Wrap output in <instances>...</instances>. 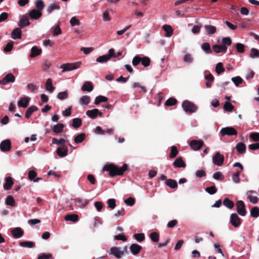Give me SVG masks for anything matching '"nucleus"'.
Listing matches in <instances>:
<instances>
[{
  "label": "nucleus",
  "mask_w": 259,
  "mask_h": 259,
  "mask_svg": "<svg viewBox=\"0 0 259 259\" xmlns=\"http://www.w3.org/2000/svg\"><path fill=\"white\" fill-rule=\"evenodd\" d=\"M127 167V166L126 164H124L123 166L120 168L113 164H108L105 165L103 169L108 171L110 175L112 177H114L117 175H122L126 169Z\"/></svg>",
  "instance_id": "nucleus-1"
},
{
  "label": "nucleus",
  "mask_w": 259,
  "mask_h": 259,
  "mask_svg": "<svg viewBox=\"0 0 259 259\" xmlns=\"http://www.w3.org/2000/svg\"><path fill=\"white\" fill-rule=\"evenodd\" d=\"M81 64L80 62H77L73 63H67L62 65L60 66V68L63 69L62 72H64L66 71H72L79 68Z\"/></svg>",
  "instance_id": "nucleus-2"
},
{
  "label": "nucleus",
  "mask_w": 259,
  "mask_h": 259,
  "mask_svg": "<svg viewBox=\"0 0 259 259\" xmlns=\"http://www.w3.org/2000/svg\"><path fill=\"white\" fill-rule=\"evenodd\" d=\"M114 56V50L110 49L108 54L98 57L96 59V62L100 63H106L112 57Z\"/></svg>",
  "instance_id": "nucleus-3"
},
{
  "label": "nucleus",
  "mask_w": 259,
  "mask_h": 259,
  "mask_svg": "<svg viewBox=\"0 0 259 259\" xmlns=\"http://www.w3.org/2000/svg\"><path fill=\"white\" fill-rule=\"evenodd\" d=\"M182 107L186 112H194L197 109V107L194 104L187 100L183 102Z\"/></svg>",
  "instance_id": "nucleus-4"
},
{
  "label": "nucleus",
  "mask_w": 259,
  "mask_h": 259,
  "mask_svg": "<svg viewBox=\"0 0 259 259\" xmlns=\"http://www.w3.org/2000/svg\"><path fill=\"white\" fill-rule=\"evenodd\" d=\"M126 247H124L123 250L120 247H113L110 249V254L114 255L117 258H120L124 254V251H126Z\"/></svg>",
  "instance_id": "nucleus-5"
},
{
  "label": "nucleus",
  "mask_w": 259,
  "mask_h": 259,
  "mask_svg": "<svg viewBox=\"0 0 259 259\" xmlns=\"http://www.w3.org/2000/svg\"><path fill=\"white\" fill-rule=\"evenodd\" d=\"M248 200L253 204H256L258 201L257 193L254 191H248L246 192Z\"/></svg>",
  "instance_id": "nucleus-6"
},
{
  "label": "nucleus",
  "mask_w": 259,
  "mask_h": 259,
  "mask_svg": "<svg viewBox=\"0 0 259 259\" xmlns=\"http://www.w3.org/2000/svg\"><path fill=\"white\" fill-rule=\"evenodd\" d=\"M212 159L214 164L217 166H221L223 164L224 157L220 152H217L212 157Z\"/></svg>",
  "instance_id": "nucleus-7"
},
{
  "label": "nucleus",
  "mask_w": 259,
  "mask_h": 259,
  "mask_svg": "<svg viewBox=\"0 0 259 259\" xmlns=\"http://www.w3.org/2000/svg\"><path fill=\"white\" fill-rule=\"evenodd\" d=\"M11 142L9 139L3 141L0 144V149L3 152H7L11 150Z\"/></svg>",
  "instance_id": "nucleus-8"
},
{
  "label": "nucleus",
  "mask_w": 259,
  "mask_h": 259,
  "mask_svg": "<svg viewBox=\"0 0 259 259\" xmlns=\"http://www.w3.org/2000/svg\"><path fill=\"white\" fill-rule=\"evenodd\" d=\"M237 211L241 216H244L246 214V210L243 201L239 200L236 203Z\"/></svg>",
  "instance_id": "nucleus-9"
},
{
  "label": "nucleus",
  "mask_w": 259,
  "mask_h": 259,
  "mask_svg": "<svg viewBox=\"0 0 259 259\" xmlns=\"http://www.w3.org/2000/svg\"><path fill=\"white\" fill-rule=\"evenodd\" d=\"M221 133L223 136L225 135H236L237 134L235 128L232 127H226L223 128L221 131Z\"/></svg>",
  "instance_id": "nucleus-10"
},
{
  "label": "nucleus",
  "mask_w": 259,
  "mask_h": 259,
  "mask_svg": "<svg viewBox=\"0 0 259 259\" xmlns=\"http://www.w3.org/2000/svg\"><path fill=\"white\" fill-rule=\"evenodd\" d=\"M230 223L235 228L238 227L241 224L240 219L238 215L234 213L230 216Z\"/></svg>",
  "instance_id": "nucleus-11"
},
{
  "label": "nucleus",
  "mask_w": 259,
  "mask_h": 259,
  "mask_svg": "<svg viewBox=\"0 0 259 259\" xmlns=\"http://www.w3.org/2000/svg\"><path fill=\"white\" fill-rule=\"evenodd\" d=\"M204 142L202 141L192 140L190 143V146L194 151L199 150L203 145Z\"/></svg>",
  "instance_id": "nucleus-12"
},
{
  "label": "nucleus",
  "mask_w": 259,
  "mask_h": 259,
  "mask_svg": "<svg viewBox=\"0 0 259 259\" xmlns=\"http://www.w3.org/2000/svg\"><path fill=\"white\" fill-rule=\"evenodd\" d=\"M86 115L92 119H95L99 115L100 117L102 116V113L97 109L89 110L86 112Z\"/></svg>",
  "instance_id": "nucleus-13"
},
{
  "label": "nucleus",
  "mask_w": 259,
  "mask_h": 259,
  "mask_svg": "<svg viewBox=\"0 0 259 259\" xmlns=\"http://www.w3.org/2000/svg\"><path fill=\"white\" fill-rule=\"evenodd\" d=\"M15 80V77L12 73H8L6 76L0 80V84H6L9 82H14Z\"/></svg>",
  "instance_id": "nucleus-14"
},
{
  "label": "nucleus",
  "mask_w": 259,
  "mask_h": 259,
  "mask_svg": "<svg viewBox=\"0 0 259 259\" xmlns=\"http://www.w3.org/2000/svg\"><path fill=\"white\" fill-rule=\"evenodd\" d=\"M205 33L208 35L214 34L217 31V27L211 25H205L204 26Z\"/></svg>",
  "instance_id": "nucleus-15"
},
{
  "label": "nucleus",
  "mask_w": 259,
  "mask_h": 259,
  "mask_svg": "<svg viewBox=\"0 0 259 259\" xmlns=\"http://www.w3.org/2000/svg\"><path fill=\"white\" fill-rule=\"evenodd\" d=\"M28 15L31 19L36 20L42 16V13L37 10L33 9L28 13Z\"/></svg>",
  "instance_id": "nucleus-16"
},
{
  "label": "nucleus",
  "mask_w": 259,
  "mask_h": 259,
  "mask_svg": "<svg viewBox=\"0 0 259 259\" xmlns=\"http://www.w3.org/2000/svg\"><path fill=\"white\" fill-rule=\"evenodd\" d=\"M11 233L15 238H19L23 235V231L20 227H17L12 230Z\"/></svg>",
  "instance_id": "nucleus-17"
},
{
  "label": "nucleus",
  "mask_w": 259,
  "mask_h": 259,
  "mask_svg": "<svg viewBox=\"0 0 259 259\" xmlns=\"http://www.w3.org/2000/svg\"><path fill=\"white\" fill-rule=\"evenodd\" d=\"M212 49H213V51L216 53H222V52L225 53L227 51V48L225 45H215L213 46Z\"/></svg>",
  "instance_id": "nucleus-18"
},
{
  "label": "nucleus",
  "mask_w": 259,
  "mask_h": 259,
  "mask_svg": "<svg viewBox=\"0 0 259 259\" xmlns=\"http://www.w3.org/2000/svg\"><path fill=\"white\" fill-rule=\"evenodd\" d=\"M30 98L28 97H22L18 102V106L19 107L26 108L29 102Z\"/></svg>",
  "instance_id": "nucleus-19"
},
{
  "label": "nucleus",
  "mask_w": 259,
  "mask_h": 259,
  "mask_svg": "<svg viewBox=\"0 0 259 259\" xmlns=\"http://www.w3.org/2000/svg\"><path fill=\"white\" fill-rule=\"evenodd\" d=\"M30 24L28 18L25 16H22L18 22V25L21 28L29 25Z\"/></svg>",
  "instance_id": "nucleus-20"
},
{
  "label": "nucleus",
  "mask_w": 259,
  "mask_h": 259,
  "mask_svg": "<svg viewBox=\"0 0 259 259\" xmlns=\"http://www.w3.org/2000/svg\"><path fill=\"white\" fill-rule=\"evenodd\" d=\"M141 249L142 247L137 244H132L130 246V250L134 255L138 254Z\"/></svg>",
  "instance_id": "nucleus-21"
},
{
  "label": "nucleus",
  "mask_w": 259,
  "mask_h": 259,
  "mask_svg": "<svg viewBox=\"0 0 259 259\" xmlns=\"http://www.w3.org/2000/svg\"><path fill=\"white\" fill-rule=\"evenodd\" d=\"M91 101V98L89 96H82L79 99V103L81 105H88Z\"/></svg>",
  "instance_id": "nucleus-22"
},
{
  "label": "nucleus",
  "mask_w": 259,
  "mask_h": 259,
  "mask_svg": "<svg viewBox=\"0 0 259 259\" xmlns=\"http://www.w3.org/2000/svg\"><path fill=\"white\" fill-rule=\"evenodd\" d=\"M42 50L40 49H38L36 46L32 47L31 49V54H30V57L34 58L37 56L39 55L41 53Z\"/></svg>",
  "instance_id": "nucleus-23"
},
{
  "label": "nucleus",
  "mask_w": 259,
  "mask_h": 259,
  "mask_svg": "<svg viewBox=\"0 0 259 259\" xmlns=\"http://www.w3.org/2000/svg\"><path fill=\"white\" fill-rule=\"evenodd\" d=\"M204 78L206 80L205 85L207 88H210L211 87V83L214 80V77L211 73L205 74Z\"/></svg>",
  "instance_id": "nucleus-24"
},
{
  "label": "nucleus",
  "mask_w": 259,
  "mask_h": 259,
  "mask_svg": "<svg viewBox=\"0 0 259 259\" xmlns=\"http://www.w3.org/2000/svg\"><path fill=\"white\" fill-rule=\"evenodd\" d=\"M93 90V84L91 81H86L85 82L82 87L81 90L83 92L88 91L91 92Z\"/></svg>",
  "instance_id": "nucleus-25"
},
{
  "label": "nucleus",
  "mask_w": 259,
  "mask_h": 259,
  "mask_svg": "<svg viewBox=\"0 0 259 259\" xmlns=\"http://www.w3.org/2000/svg\"><path fill=\"white\" fill-rule=\"evenodd\" d=\"M11 37L13 39H19L21 37V31L20 28H15L11 33Z\"/></svg>",
  "instance_id": "nucleus-26"
},
{
  "label": "nucleus",
  "mask_w": 259,
  "mask_h": 259,
  "mask_svg": "<svg viewBox=\"0 0 259 259\" xmlns=\"http://www.w3.org/2000/svg\"><path fill=\"white\" fill-rule=\"evenodd\" d=\"M60 5L58 4L52 3L50 4L47 8V12L48 14H51L54 10H58L60 9Z\"/></svg>",
  "instance_id": "nucleus-27"
},
{
  "label": "nucleus",
  "mask_w": 259,
  "mask_h": 259,
  "mask_svg": "<svg viewBox=\"0 0 259 259\" xmlns=\"http://www.w3.org/2000/svg\"><path fill=\"white\" fill-rule=\"evenodd\" d=\"M56 152L60 157H62L67 155L68 149L66 147H61L58 148Z\"/></svg>",
  "instance_id": "nucleus-28"
},
{
  "label": "nucleus",
  "mask_w": 259,
  "mask_h": 259,
  "mask_svg": "<svg viewBox=\"0 0 259 259\" xmlns=\"http://www.w3.org/2000/svg\"><path fill=\"white\" fill-rule=\"evenodd\" d=\"M13 185V181L11 177H7L6 179L5 183L4 185V188L6 190H10L12 185Z\"/></svg>",
  "instance_id": "nucleus-29"
},
{
  "label": "nucleus",
  "mask_w": 259,
  "mask_h": 259,
  "mask_svg": "<svg viewBox=\"0 0 259 259\" xmlns=\"http://www.w3.org/2000/svg\"><path fill=\"white\" fill-rule=\"evenodd\" d=\"M163 29L165 32V36L166 37H170L172 34V29L171 26L169 25H164L163 26Z\"/></svg>",
  "instance_id": "nucleus-30"
},
{
  "label": "nucleus",
  "mask_w": 259,
  "mask_h": 259,
  "mask_svg": "<svg viewBox=\"0 0 259 259\" xmlns=\"http://www.w3.org/2000/svg\"><path fill=\"white\" fill-rule=\"evenodd\" d=\"M236 148L237 151L240 154L244 153L246 150V146L242 142L238 143L236 146Z\"/></svg>",
  "instance_id": "nucleus-31"
},
{
  "label": "nucleus",
  "mask_w": 259,
  "mask_h": 259,
  "mask_svg": "<svg viewBox=\"0 0 259 259\" xmlns=\"http://www.w3.org/2000/svg\"><path fill=\"white\" fill-rule=\"evenodd\" d=\"M46 89L48 91L51 93L54 92L55 88L52 85V80L51 78H48L47 79L46 83Z\"/></svg>",
  "instance_id": "nucleus-32"
},
{
  "label": "nucleus",
  "mask_w": 259,
  "mask_h": 259,
  "mask_svg": "<svg viewBox=\"0 0 259 259\" xmlns=\"http://www.w3.org/2000/svg\"><path fill=\"white\" fill-rule=\"evenodd\" d=\"M19 245L22 247L31 248L35 246V244L31 241H22L19 243Z\"/></svg>",
  "instance_id": "nucleus-33"
},
{
  "label": "nucleus",
  "mask_w": 259,
  "mask_h": 259,
  "mask_svg": "<svg viewBox=\"0 0 259 259\" xmlns=\"http://www.w3.org/2000/svg\"><path fill=\"white\" fill-rule=\"evenodd\" d=\"M82 123V120L80 118H75L72 119L71 125L75 128L79 127Z\"/></svg>",
  "instance_id": "nucleus-34"
},
{
  "label": "nucleus",
  "mask_w": 259,
  "mask_h": 259,
  "mask_svg": "<svg viewBox=\"0 0 259 259\" xmlns=\"http://www.w3.org/2000/svg\"><path fill=\"white\" fill-rule=\"evenodd\" d=\"M85 138V135L84 133H81L76 136L74 139V142L76 144H78L82 142Z\"/></svg>",
  "instance_id": "nucleus-35"
},
{
  "label": "nucleus",
  "mask_w": 259,
  "mask_h": 259,
  "mask_svg": "<svg viewBox=\"0 0 259 259\" xmlns=\"http://www.w3.org/2000/svg\"><path fill=\"white\" fill-rule=\"evenodd\" d=\"M37 110V108L35 106H32L30 107H29L26 111L25 113V117L27 118H28L30 117L32 113L34 112L35 111H36Z\"/></svg>",
  "instance_id": "nucleus-36"
},
{
  "label": "nucleus",
  "mask_w": 259,
  "mask_h": 259,
  "mask_svg": "<svg viewBox=\"0 0 259 259\" xmlns=\"http://www.w3.org/2000/svg\"><path fill=\"white\" fill-rule=\"evenodd\" d=\"M64 126L62 123H58L54 126L53 131L56 134L60 133L62 131Z\"/></svg>",
  "instance_id": "nucleus-37"
},
{
  "label": "nucleus",
  "mask_w": 259,
  "mask_h": 259,
  "mask_svg": "<svg viewBox=\"0 0 259 259\" xmlns=\"http://www.w3.org/2000/svg\"><path fill=\"white\" fill-rule=\"evenodd\" d=\"M174 165L176 167H185V164L183 161L182 159L180 157L178 158L174 162Z\"/></svg>",
  "instance_id": "nucleus-38"
},
{
  "label": "nucleus",
  "mask_w": 259,
  "mask_h": 259,
  "mask_svg": "<svg viewBox=\"0 0 259 259\" xmlns=\"http://www.w3.org/2000/svg\"><path fill=\"white\" fill-rule=\"evenodd\" d=\"M70 24L71 27L79 26L80 24V22L76 17L73 16L70 20Z\"/></svg>",
  "instance_id": "nucleus-39"
},
{
  "label": "nucleus",
  "mask_w": 259,
  "mask_h": 259,
  "mask_svg": "<svg viewBox=\"0 0 259 259\" xmlns=\"http://www.w3.org/2000/svg\"><path fill=\"white\" fill-rule=\"evenodd\" d=\"M36 10L41 11L45 7V4L42 0H37L35 3Z\"/></svg>",
  "instance_id": "nucleus-40"
},
{
  "label": "nucleus",
  "mask_w": 259,
  "mask_h": 259,
  "mask_svg": "<svg viewBox=\"0 0 259 259\" xmlns=\"http://www.w3.org/2000/svg\"><path fill=\"white\" fill-rule=\"evenodd\" d=\"M88 203V201L86 199L79 198L76 200V204L77 206L80 208L84 207L87 205Z\"/></svg>",
  "instance_id": "nucleus-41"
},
{
  "label": "nucleus",
  "mask_w": 259,
  "mask_h": 259,
  "mask_svg": "<svg viewBox=\"0 0 259 259\" xmlns=\"http://www.w3.org/2000/svg\"><path fill=\"white\" fill-rule=\"evenodd\" d=\"M65 220L66 221H70L73 222H75L78 221V215L75 214H68L65 217Z\"/></svg>",
  "instance_id": "nucleus-42"
},
{
  "label": "nucleus",
  "mask_w": 259,
  "mask_h": 259,
  "mask_svg": "<svg viewBox=\"0 0 259 259\" xmlns=\"http://www.w3.org/2000/svg\"><path fill=\"white\" fill-rule=\"evenodd\" d=\"M224 205L229 209H232L234 207V203L228 198H225L223 201Z\"/></svg>",
  "instance_id": "nucleus-43"
},
{
  "label": "nucleus",
  "mask_w": 259,
  "mask_h": 259,
  "mask_svg": "<svg viewBox=\"0 0 259 259\" xmlns=\"http://www.w3.org/2000/svg\"><path fill=\"white\" fill-rule=\"evenodd\" d=\"M250 215L253 218L259 217V208L256 206L252 207L250 210Z\"/></svg>",
  "instance_id": "nucleus-44"
},
{
  "label": "nucleus",
  "mask_w": 259,
  "mask_h": 259,
  "mask_svg": "<svg viewBox=\"0 0 259 259\" xmlns=\"http://www.w3.org/2000/svg\"><path fill=\"white\" fill-rule=\"evenodd\" d=\"M165 184L171 188H176L178 186L177 182L171 179L167 180L165 181Z\"/></svg>",
  "instance_id": "nucleus-45"
},
{
  "label": "nucleus",
  "mask_w": 259,
  "mask_h": 259,
  "mask_svg": "<svg viewBox=\"0 0 259 259\" xmlns=\"http://www.w3.org/2000/svg\"><path fill=\"white\" fill-rule=\"evenodd\" d=\"M107 100L108 99L106 97L103 96H99L96 97L95 101V104L96 105H98L101 102H105L107 101Z\"/></svg>",
  "instance_id": "nucleus-46"
},
{
  "label": "nucleus",
  "mask_w": 259,
  "mask_h": 259,
  "mask_svg": "<svg viewBox=\"0 0 259 259\" xmlns=\"http://www.w3.org/2000/svg\"><path fill=\"white\" fill-rule=\"evenodd\" d=\"M215 70L217 74H220L224 72L225 69L223 66V64L221 62L218 63L215 66Z\"/></svg>",
  "instance_id": "nucleus-47"
},
{
  "label": "nucleus",
  "mask_w": 259,
  "mask_h": 259,
  "mask_svg": "<svg viewBox=\"0 0 259 259\" xmlns=\"http://www.w3.org/2000/svg\"><path fill=\"white\" fill-rule=\"evenodd\" d=\"M6 203L8 205L13 206L15 204V201L12 196H8L6 199Z\"/></svg>",
  "instance_id": "nucleus-48"
},
{
  "label": "nucleus",
  "mask_w": 259,
  "mask_h": 259,
  "mask_svg": "<svg viewBox=\"0 0 259 259\" xmlns=\"http://www.w3.org/2000/svg\"><path fill=\"white\" fill-rule=\"evenodd\" d=\"M150 237L153 242H157L159 240V234L156 232H153L150 234Z\"/></svg>",
  "instance_id": "nucleus-49"
},
{
  "label": "nucleus",
  "mask_w": 259,
  "mask_h": 259,
  "mask_svg": "<svg viewBox=\"0 0 259 259\" xmlns=\"http://www.w3.org/2000/svg\"><path fill=\"white\" fill-rule=\"evenodd\" d=\"M202 49L207 54H210L211 51L210 50V45L208 43H203L201 45Z\"/></svg>",
  "instance_id": "nucleus-50"
},
{
  "label": "nucleus",
  "mask_w": 259,
  "mask_h": 259,
  "mask_svg": "<svg viewBox=\"0 0 259 259\" xmlns=\"http://www.w3.org/2000/svg\"><path fill=\"white\" fill-rule=\"evenodd\" d=\"M231 80L237 87L241 84L243 82V79L240 76L232 77Z\"/></svg>",
  "instance_id": "nucleus-51"
},
{
  "label": "nucleus",
  "mask_w": 259,
  "mask_h": 259,
  "mask_svg": "<svg viewBox=\"0 0 259 259\" xmlns=\"http://www.w3.org/2000/svg\"><path fill=\"white\" fill-rule=\"evenodd\" d=\"M250 56L252 58H259V51L255 48L251 49Z\"/></svg>",
  "instance_id": "nucleus-52"
},
{
  "label": "nucleus",
  "mask_w": 259,
  "mask_h": 259,
  "mask_svg": "<svg viewBox=\"0 0 259 259\" xmlns=\"http://www.w3.org/2000/svg\"><path fill=\"white\" fill-rule=\"evenodd\" d=\"M65 140L64 139L60 138L58 140L56 138H53L52 139V144H56L57 145H63L65 143Z\"/></svg>",
  "instance_id": "nucleus-53"
},
{
  "label": "nucleus",
  "mask_w": 259,
  "mask_h": 259,
  "mask_svg": "<svg viewBox=\"0 0 259 259\" xmlns=\"http://www.w3.org/2000/svg\"><path fill=\"white\" fill-rule=\"evenodd\" d=\"M68 97V93L67 91H64L62 92L59 93L57 97L60 100H63L67 98Z\"/></svg>",
  "instance_id": "nucleus-54"
},
{
  "label": "nucleus",
  "mask_w": 259,
  "mask_h": 259,
  "mask_svg": "<svg viewBox=\"0 0 259 259\" xmlns=\"http://www.w3.org/2000/svg\"><path fill=\"white\" fill-rule=\"evenodd\" d=\"M108 207L111 209H114L116 206L115 200L109 199L107 201Z\"/></svg>",
  "instance_id": "nucleus-55"
},
{
  "label": "nucleus",
  "mask_w": 259,
  "mask_h": 259,
  "mask_svg": "<svg viewBox=\"0 0 259 259\" xmlns=\"http://www.w3.org/2000/svg\"><path fill=\"white\" fill-rule=\"evenodd\" d=\"M141 62L144 66L147 67L150 64V60L148 57H145L141 58Z\"/></svg>",
  "instance_id": "nucleus-56"
},
{
  "label": "nucleus",
  "mask_w": 259,
  "mask_h": 259,
  "mask_svg": "<svg viewBox=\"0 0 259 259\" xmlns=\"http://www.w3.org/2000/svg\"><path fill=\"white\" fill-rule=\"evenodd\" d=\"M135 238L139 242L143 241L145 239V235L143 233H138L134 235Z\"/></svg>",
  "instance_id": "nucleus-57"
},
{
  "label": "nucleus",
  "mask_w": 259,
  "mask_h": 259,
  "mask_svg": "<svg viewBox=\"0 0 259 259\" xmlns=\"http://www.w3.org/2000/svg\"><path fill=\"white\" fill-rule=\"evenodd\" d=\"M222 42L223 44V45L229 46L232 44V40L229 37H223L222 38Z\"/></svg>",
  "instance_id": "nucleus-58"
},
{
  "label": "nucleus",
  "mask_w": 259,
  "mask_h": 259,
  "mask_svg": "<svg viewBox=\"0 0 259 259\" xmlns=\"http://www.w3.org/2000/svg\"><path fill=\"white\" fill-rule=\"evenodd\" d=\"M224 108L227 111H231L233 109L234 106L230 102H227L224 105Z\"/></svg>",
  "instance_id": "nucleus-59"
},
{
  "label": "nucleus",
  "mask_w": 259,
  "mask_h": 259,
  "mask_svg": "<svg viewBox=\"0 0 259 259\" xmlns=\"http://www.w3.org/2000/svg\"><path fill=\"white\" fill-rule=\"evenodd\" d=\"M177 102V100L173 98H170L166 100L165 105L168 106H171L175 105Z\"/></svg>",
  "instance_id": "nucleus-60"
},
{
  "label": "nucleus",
  "mask_w": 259,
  "mask_h": 259,
  "mask_svg": "<svg viewBox=\"0 0 259 259\" xmlns=\"http://www.w3.org/2000/svg\"><path fill=\"white\" fill-rule=\"evenodd\" d=\"M205 191L209 194L212 195L216 193L217 189L215 186H213L209 187H207L205 188Z\"/></svg>",
  "instance_id": "nucleus-61"
},
{
  "label": "nucleus",
  "mask_w": 259,
  "mask_h": 259,
  "mask_svg": "<svg viewBox=\"0 0 259 259\" xmlns=\"http://www.w3.org/2000/svg\"><path fill=\"white\" fill-rule=\"evenodd\" d=\"M184 61L186 63H191L193 61V58L189 54H186L184 56Z\"/></svg>",
  "instance_id": "nucleus-62"
},
{
  "label": "nucleus",
  "mask_w": 259,
  "mask_h": 259,
  "mask_svg": "<svg viewBox=\"0 0 259 259\" xmlns=\"http://www.w3.org/2000/svg\"><path fill=\"white\" fill-rule=\"evenodd\" d=\"M80 50L83 52V53L85 55H88L91 53L94 50V48L92 47L90 48H85V47H82L80 49Z\"/></svg>",
  "instance_id": "nucleus-63"
},
{
  "label": "nucleus",
  "mask_w": 259,
  "mask_h": 259,
  "mask_svg": "<svg viewBox=\"0 0 259 259\" xmlns=\"http://www.w3.org/2000/svg\"><path fill=\"white\" fill-rule=\"evenodd\" d=\"M236 48L237 52L239 53H243L244 51V46L241 43L236 44Z\"/></svg>",
  "instance_id": "nucleus-64"
}]
</instances>
